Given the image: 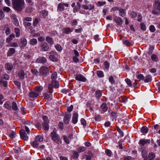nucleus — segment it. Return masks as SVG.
Segmentation results:
<instances>
[{"label": "nucleus", "mask_w": 160, "mask_h": 160, "mask_svg": "<svg viewBox=\"0 0 160 160\" xmlns=\"http://www.w3.org/2000/svg\"><path fill=\"white\" fill-rule=\"evenodd\" d=\"M117 113L112 112L111 113V117L114 119L116 118L117 116Z\"/></svg>", "instance_id": "50"}, {"label": "nucleus", "mask_w": 160, "mask_h": 160, "mask_svg": "<svg viewBox=\"0 0 160 160\" xmlns=\"http://www.w3.org/2000/svg\"><path fill=\"white\" fill-rule=\"evenodd\" d=\"M55 48L56 50L59 52L62 51V47L59 44H57L55 45Z\"/></svg>", "instance_id": "33"}, {"label": "nucleus", "mask_w": 160, "mask_h": 160, "mask_svg": "<svg viewBox=\"0 0 160 160\" xmlns=\"http://www.w3.org/2000/svg\"><path fill=\"white\" fill-rule=\"evenodd\" d=\"M46 40L50 45H52L53 44V41L52 39L50 37L48 36L46 37Z\"/></svg>", "instance_id": "29"}, {"label": "nucleus", "mask_w": 160, "mask_h": 160, "mask_svg": "<svg viewBox=\"0 0 160 160\" xmlns=\"http://www.w3.org/2000/svg\"><path fill=\"white\" fill-rule=\"evenodd\" d=\"M152 80V78L151 76L150 75H147L145 77V79L144 80V82H148L151 81Z\"/></svg>", "instance_id": "16"}, {"label": "nucleus", "mask_w": 160, "mask_h": 160, "mask_svg": "<svg viewBox=\"0 0 160 160\" xmlns=\"http://www.w3.org/2000/svg\"><path fill=\"white\" fill-rule=\"evenodd\" d=\"M63 139L64 140L65 142L66 143H67V144L69 143V139H68V138L66 136H63Z\"/></svg>", "instance_id": "53"}, {"label": "nucleus", "mask_w": 160, "mask_h": 160, "mask_svg": "<svg viewBox=\"0 0 160 160\" xmlns=\"http://www.w3.org/2000/svg\"><path fill=\"white\" fill-rule=\"evenodd\" d=\"M42 119H43V120L44 121V122H49V121L48 120V118L46 116H44L42 117Z\"/></svg>", "instance_id": "63"}, {"label": "nucleus", "mask_w": 160, "mask_h": 160, "mask_svg": "<svg viewBox=\"0 0 160 160\" xmlns=\"http://www.w3.org/2000/svg\"><path fill=\"white\" fill-rule=\"evenodd\" d=\"M123 43L125 45L127 46H129L131 44L130 42L127 40H125L123 41Z\"/></svg>", "instance_id": "56"}, {"label": "nucleus", "mask_w": 160, "mask_h": 160, "mask_svg": "<svg viewBox=\"0 0 160 160\" xmlns=\"http://www.w3.org/2000/svg\"><path fill=\"white\" fill-rule=\"evenodd\" d=\"M29 95L31 98H34L37 97L39 96V94L35 92H32L29 93Z\"/></svg>", "instance_id": "17"}, {"label": "nucleus", "mask_w": 160, "mask_h": 160, "mask_svg": "<svg viewBox=\"0 0 160 160\" xmlns=\"http://www.w3.org/2000/svg\"><path fill=\"white\" fill-rule=\"evenodd\" d=\"M5 67L6 69L8 70H11L13 67L12 66L9 64L7 63L5 65Z\"/></svg>", "instance_id": "31"}, {"label": "nucleus", "mask_w": 160, "mask_h": 160, "mask_svg": "<svg viewBox=\"0 0 160 160\" xmlns=\"http://www.w3.org/2000/svg\"><path fill=\"white\" fill-rule=\"evenodd\" d=\"M52 84V87L54 88H57L59 87L58 82L57 81L53 80Z\"/></svg>", "instance_id": "19"}, {"label": "nucleus", "mask_w": 160, "mask_h": 160, "mask_svg": "<svg viewBox=\"0 0 160 160\" xmlns=\"http://www.w3.org/2000/svg\"><path fill=\"white\" fill-rule=\"evenodd\" d=\"M138 143L140 145V146H141L143 147V146L146 143V140L144 139H141L140 140Z\"/></svg>", "instance_id": "34"}, {"label": "nucleus", "mask_w": 160, "mask_h": 160, "mask_svg": "<svg viewBox=\"0 0 160 160\" xmlns=\"http://www.w3.org/2000/svg\"><path fill=\"white\" fill-rule=\"evenodd\" d=\"M38 142L37 140H34L32 144V145L33 147L35 148H37L38 147Z\"/></svg>", "instance_id": "41"}, {"label": "nucleus", "mask_w": 160, "mask_h": 160, "mask_svg": "<svg viewBox=\"0 0 160 160\" xmlns=\"http://www.w3.org/2000/svg\"><path fill=\"white\" fill-rule=\"evenodd\" d=\"M101 116L100 115H96L95 116V118L96 121H99L101 120Z\"/></svg>", "instance_id": "52"}, {"label": "nucleus", "mask_w": 160, "mask_h": 160, "mask_svg": "<svg viewBox=\"0 0 160 160\" xmlns=\"http://www.w3.org/2000/svg\"><path fill=\"white\" fill-rule=\"evenodd\" d=\"M41 47L43 51H46L49 48V46L46 43H43L41 45Z\"/></svg>", "instance_id": "8"}, {"label": "nucleus", "mask_w": 160, "mask_h": 160, "mask_svg": "<svg viewBox=\"0 0 160 160\" xmlns=\"http://www.w3.org/2000/svg\"><path fill=\"white\" fill-rule=\"evenodd\" d=\"M148 157L149 160H151L155 157V155L154 153L151 152L149 153Z\"/></svg>", "instance_id": "37"}, {"label": "nucleus", "mask_w": 160, "mask_h": 160, "mask_svg": "<svg viewBox=\"0 0 160 160\" xmlns=\"http://www.w3.org/2000/svg\"><path fill=\"white\" fill-rule=\"evenodd\" d=\"M3 10L4 11L8 12L10 10V9L8 7H4L3 8Z\"/></svg>", "instance_id": "64"}, {"label": "nucleus", "mask_w": 160, "mask_h": 160, "mask_svg": "<svg viewBox=\"0 0 160 160\" xmlns=\"http://www.w3.org/2000/svg\"><path fill=\"white\" fill-rule=\"evenodd\" d=\"M4 17V14L2 10H0V19H2Z\"/></svg>", "instance_id": "54"}, {"label": "nucleus", "mask_w": 160, "mask_h": 160, "mask_svg": "<svg viewBox=\"0 0 160 160\" xmlns=\"http://www.w3.org/2000/svg\"><path fill=\"white\" fill-rule=\"evenodd\" d=\"M141 130L142 133H147L148 132V130L147 127L144 126L142 128Z\"/></svg>", "instance_id": "30"}, {"label": "nucleus", "mask_w": 160, "mask_h": 160, "mask_svg": "<svg viewBox=\"0 0 160 160\" xmlns=\"http://www.w3.org/2000/svg\"><path fill=\"white\" fill-rule=\"evenodd\" d=\"M0 83L3 84V86L5 87H7V82L3 80L2 78H0Z\"/></svg>", "instance_id": "18"}, {"label": "nucleus", "mask_w": 160, "mask_h": 160, "mask_svg": "<svg viewBox=\"0 0 160 160\" xmlns=\"http://www.w3.org/2000/svg\"><path fill=\"white\" fill-rule=\"evenodd\" d=\"M14 83L17 86V88H18V89H20V86H21L20 83V82H18V81H15L14 82Z\"/></svg>", "instance_id": "47"}, {"label": "nucleus", "mask_w": 160, "mask_h": 160, "mask_svg": "<svg viewBox=\"0 0 160 160\" xmlns=\"http://www.w3.org/2000/svg\"><path fill=\"white\" fill-rule=\"evenodd\" d=\"M15 52V49L13 48H9L8 53L7 55L10 56L12 55Z\"/></svg>", "instance_id": "14"}, {"label": "nucleus", "mask_w": 160, "mask_h": 160, "mask_svg": "<svg viewBox=\"0 0 160 160\" xmlns=\"http://www.w3.org/2000/svg\"><path fill=\"white\" fill-rule=\"evenodd\" d=\"M114 21L118 25L121 24L123 22L121 18L116 16L114 18Z\"/></svg>", "instance_id": "11"}, {"label": "nucleus", "mask_w": 160, "mask_h": 160, "mask_svg": "<svg viewBox=\"0 0 160 160\" xmlns=\"http://www.w3.org/2000/svg\"><path fill=\"white\" fill-rule=\"evenodd\" d=\"M47 61L46 58L44 57H42L38 58L36 60V62L39 63H44Z\"/></svg>", "instance_id": "12"}, {"label": "nucleus", "mask_w": 160, "mask_h": 160, "mask_svg": "<svg viewBox=\"0 0 160 160\" xmlns=\"http://www.w3.org/2000/svg\"><path fill=\"white\" fill-rule=\"evenodd\" d=\"M75 79L78 81L82 82H85L86 81V79L85 77L81 74L77 75L75 78Z\"/></svg>", "instance_id": "6"}, {"label": "nucleus", "mask_w": 160, "mask_h": 160, "mask_svg": "<svg viewBox=\"0 0 160 160\" xmlns=\"http://www.w3.org/2000/svg\"><path fill=\"white\" fill-rule=\"evenodd\" d=\"M125 81L129 87H131L132 86L131 82L129 79L128 78H126L125 79Z\"/></svg>", "instance_id": "43"}, {"label": "nucleus", "mask_w": 160, "mask_h": 160, "mask_svg": "<svg viewBox=\"0 0 160 160\" xmlns=\"http://www.w3.org/2000/svg\"><path fill=\"white\" fill-rule=\"evenodd\" d=\"M43 88L42 86H38L35 87L34 90L38 92H40L43 90Z\"/></svg>", "instance_id": "26"}, {"label": "nucleus", "mask_w": 160, "mask_h": 160, "mask_svg": "<svg viewBox=\"0 0 160 160\" xmlns=\"http://www.w3.org/2000/svg\"><path fill=\"white\" fill-rule=\"evenodd\" d=\"M57 75L56 72H54L52 75L51 78L52 79H55L57 78Z\"/></svg>", "instance_id": "45"}, {"label": "nucleus", "mask_w": 160, "mask_h": 160, "mask_svg": "<svg viewBox=\"0 0 160 160\" xmlns=\"http://www.w3.org/2000/svg\"><path fill=\"white\" fill-rule=\"evenodd\" d=\"M137 78L138 79H140L142 80H143L144 79V77L142 74H139L137 75Z\"/></svg>", "instance_id": "46"}, {"label": "nucleus", "mask_w": 160, "mask_h": 160, "mask_svg": "<svg viewBox=\"0 0 160 160\" xmlns=\"http://www.w3.org/2000/svg\"><path fill=\"white\" fill-rule=\"evenodd\" d=\"M50 59L53 62H57L58 59L56 58L54 55H51L49 57Z\"/></svg>", "instance_id": "24"}, {"label": "nucleus", "mask_w": 160, "mask_h": 160, "mask_svg": "<svg viewBox=\"0 0 160 160\" xmlns=\"http://www.w3.org/2000/svg\"><path fill=\"white\" fill-rule=\"evenodd\" d=\"M49 70L48 68L46 67H41L39 70V72L40 75H46L48 72Z\"/></svg>", "instance_id": "2"}, {"label": "nucleus", "mask_w": 160, "mask_h": 160, "mask_svg": "<svg viewBox=\"0 0 160 160\" xmlns=\"http://www.w3.org/2000/svg\"><path fill=\"white\" fill-rule=\"evenodd\" d=\"M12 108L14 110H16L18 108L16 103L15 102H13L12 103Z\"/></svg>", "instance_id": "36"}, {"label": "nucleus", "mask_w": 160, "mask_h": 160, "mask_svg": "<svg viewBox=\"0 0 160 160\" xmlns=\"http://www.w3.org/2000/svg\"><path fill=\"white\" fill-rule=\"evenodd\" d=\"M35 140L38 142H41L43 141V138L41 136L38 135L35 138Z\"/></svg>", "instance_id": "27"}, {"label": "nucleus", "mask_w": 160, "mask_h": 160, "mask_svg": "<svg viewBox=\"0 0 160 160\" xmlns=\"http://www.w3.org/2000/svg\"><path fill=\"white\" fill-rule=\"evenodd\" d=\"M51 136L52 140L55 142H58L60 139L58 135L54 131L51 133Z\"/></svg>", "instance_id": "4"}, {"label": "nucleus", "mask_w": 160, "mask_h": 160, "mask_svg": "<svg viewBox=\"0 0 160 160\" xmlns=\"http://www.w3.org/2000/svg\"><path fill=\"white\" fill-rule=\"evenodd\" d=\"M106 69H108L109 67V64L108 61H105L104 62Z\"/></svg>", "instance_id": "55"}, {"label": "nucleus", "mask_w": 160, "mask_h": 160, "mask_svg": "<svg viewBox=\"0 0 160 160\" xmlns=\"http://www.w3.org/2000/svg\"><path fill=\"white\" fill-rule=\"evenodd\" d=\"M1 30H9V28L8 27V25H5L4 26L1 27Z\"/></svg>", "instance_id": "51"}, {"label": "nucleus", "mask_w": 160, "mask_h": 160, "mask_svg": "<svg viewBox=\"0 0 160 160\" xmlns=\"http://www.w3.org/2000/svg\"><path fill=\"white\" fill-rule=\"evenodd\" d=\"M15 134L16 133L15 132H12L10 134L9 136L11 138H14L15 135Z\"/></svg>", "instance_id": "60"}, {"label": "nucleus", "mask_w": 160, "mask_h": 160, "mask_svg": "<svg viewBox=\"0 0 160 160\" xmlns=\"http://www.w3.org/2000/svg\"><path fill=\"white\" fill-rule=\"evenodd\" d=\"M97 75L100 78H102L104 76L103 73L101 71H98L97 72Z\"/></svg>", "instance_id": "28"}, {"label": "nucleus", "mask_w": 160, "mask_h": 160, "mask_svg": "<svg viewBox=\"0 0 160 160\" xmlns=\"http://www.w3.org/2000/svg\"><path fill=\"white\" fill-rule=\"evenodd\" d=\"M19 134L21 138L24 140H27L28 139V137L27 134L25 133L24 130H21L19 131Z\"/></svg>", "instance_id": "5"}, {"label": "nucleus", "mask_w": 160, "mask_h": 160, "mask_svg": "<svg viewBox=\"0 0 160 160\" xmlns=\"http://www.w3.org/2000/svg\"><path fill=\"white\" fill-rule=\"evenodd\" d=\"M138 150L140 151H141L142 155L143 158L147 157L148 152L145 147L140 146Z\"/></svg>", "instance_id": "3"}, {"label": "nucleus", "mask_w": 160, "mask_h": 160, "mask_svg": "<svg viewBox=\"0 0 160 160\" xmlns=\"http://www.w3.org/2000/svg\"><path fill=\"white\" fill-rule=\"evenodd\" d=\"M19 77L21 79H23L24 78L25 73L23 70H21L18 73Z\"/></svg>", "instance_id": "23"}, {"label": "nucleus", "mask_w": 160, "mask_h": 160, "mask_svg": "<svg viewBox=\"0 0 160 160\" xmlns=\"http://www.w3.org/2000/svg\"><path fill=\"white\" fill-rule=\"evenodd\" d=\"M41 17L44 18L47 16L48 15V12L46 10H44L41 11L40 12Z\"/></svg>", "instance_id": "21"}, {"label": "nucleus", "mask_w": 160, "mask_h": 160, "mask_svg": "<svg viewBox=\"0 0 160 160\" xmlns=\"http://www.w3.org/2000/svg\"><path fill=\"white\" fill-rule=\"evenodd\" d=\"M154 48L153 46H151L148 49V54L149 55H151L152 54V51L154 50Z\"/></svg>", "instance_id": "38"}, {"label": "nucleus", "mask_w": 160, "mask_h": 160, "mask_svg": "<svg viewBox=\"0 0 160 160\" xmlns=\"http://www.w3.org/2000/svg\"><path fill=\"white\" fill-rule=\"evenodd\" d=\"M52 84H49L48 86V88L49 90V93H52V91L51 90L52 87Z\"/></svg>", "instance_id": "61"}, {"label": "nucleus", "mask_w": 160, "mask_h": 160, "mask_svg": "<svg viewBox=\"0 0 160 160\" xmlns=\"http://www.w3.org/2000/svg\"><path fill=\"white\" fill-rule=\"evenodd\" d=\"M81 124L83 126H85L86 125V122L84 119L82 118L81 120Z\"/></svg>", "instance_id": "58"}, {"label": "nucleus", "mask_w": 160, "mask_h": 160, "mask_svg": "<svg viewBox=\"0 0 160 160\" xmlns=\"http://www.w3.org/2000/svg\"><path fill=\"white\" fill-rule=\"evenodd\" d=\"M101 109L103 111L105 112L107 111L108 108V107L107 104L105 103H103L101 106Z\"/></svg>", "instance_id": "20"}, {"label": "nucleus", "mask_w": 160, "mask_h": 160, "mask_svg": "<svg viewBox=\"0 0 160 160\" xmlns=\"http://www.w3.org/2000/svg\"><path fill=\"white\" fill-rule=\"evenodd\" d=\"M27 44V41L26 39L22 38L21 39L20 46L21 47H25Z\"/></svg>", "instance_id": "15"}, {"label": "nucleus", "mask_w": 160, "mask_h": 160, "mask_svg": "<svg viewBox=\"0 0 160 160\" xmlns=\"http://www.w3.org/2000/svg\"><path fill=\"white\" fill-rule=\"evenodd\" d=\"M31 72L32 74L35 75H36L38 73V71L36 69H32Z\"/></svg>", "instance_id": "62"}, {"label": "nucleus", "mask_w": 160, "mask_h": 160, "mask_svg": "<svg viewBox=\"0 0 160 160\" xmlns=\"http://www.w3.org/2000/svg\"><path fill=\"white\" fill-rule=\"evenodd\" d=\"M78 114L75 112L73 114L72 118V123L74 124H76L78 122Z\"/></svg>", "instance_id": "9"}, {"label": "nucleus", "mask_w": 160, "mask_h": 160, "mask_svg": "<svg viewBox=\"0 0 160 160\" xmlns=\"http://www.w3.org/2000/svg\"><path fill=\"white\" fill-rule=\"evenodd\" d=\"M4 107L8 110H10L11 108L10 102L9 101H6L4 104Z\"/></svg>", "instance_id": "13"}, {"label": "nucleus", "mask_w": 160, "mask_h": 160, "mask_svg": "<svg viewBox=\"0 0 160 160\" xmlns=\"http://www.w3.org/2000/svg\"><path fill=\"white\" fill-rule=\"evenodd\" d=\"M38 22L39 21L38 19L37 18H35L33 22V25L34 26H36Z\"/></svg>", "instance_id": "57"}, {"label": "nucleus", "mask_w": 160, "mask_h": 160, "mask_svg": "<svg viewBox=\"0 0 160 160\" xmlns=\"http://www.w3.org/2000/svg\"><path fill=\"white\" fill-rule=\"evenodd\" d=\"M109 82L111 83V84H115V81L112 76H111L109 78Z\"/></svg>", "instance_id": "39"}, {"label": "nucleus", "mask_w": 160, "mask_h": 160, "mask_svg": "<svg viewBox=\"0 0 160 160\" xmlns=\"http://www.w3.org/2000/svg\"><path fill=\"white\" fill-rule=\"evenodd\" d=\"M58 8L60 11H62L64 9V7L62 4L59 3L58 5Z\"/></svg>", "instance_id": "35"}, {"label": "nucleus", "mask_w": 160, "mask_h": 160, "mask_svg": "<svg viewBox=\"0 0 160 160\" xmlns=\"http://www.w3.org/2000/svg\"><path fill=\"white\" fill-rule=\"evenodd\" d=\"M49 122H47L43 123V128L45 130L48 131L49 129Z\"/></svg>", "instance_id": "25"}, {"label": "nucleus", "mask_w": 160, "mask_h": 160, "mask_svg": "<svg viewBox=\"0 0 160 160\" xmlns=\"http://www.w3.org/2000/svg\"><path fill=\"white\" fill-rule=\"evenodd\" d=\"M154 5V7L158 11H160V1L159 0H155Z\"/></svg>", "instance_id": "10"}, {"label": "nucleus", "mask_w": 160, "mask_h": 160, "mask_svg": "<svg viewBox=\"0 0 160 160\" xmlns=\"http://www.w3.org/2000/svg\"><path fill=\"white\" fill-rule=\"evenodd\" d=\"M86 149L85 147H82L79 148L78 149V152H81L85 151Z\"/></svg>", "instance_id": "44"}, {"label": "nucleus", "mask_w": 160, "mask_h": 160, "mask_svg": "<svg viewBox=\"0 0 160 160\" xmlns=\"http://www.w3.org/2000/svg\"><path fill=\"white\" fill-rule=\"evenodd\" d=\"M105 152L107 155L109 157H111L112 155V152L109 149H107L105 150Z\"/></svg>", "instance_id": "49"}, {"label": "nucleus", "mask_w": 160, "mask_h": 160, "mask_svg": "<svg viewBox=\"0 0 160 160\" xmlns=\"http://www.w3.org/2000/svg\"><path fill=\"white\" fill-rule=\"evenodd\" d=\"M2 78L3 79H4L6 80H8L9 78V76L7 74H4L2 75Z\"/></svg>", "instance_id": "48"}, {"label": "nucleus", "mask_w": 160, "mask_h": 160, "mask_svg": "<svg viewBox=\"0 0 160 160\" xmlns=\"http://www.w3.org/2000/svg\"><path fill=\"white\" fill-rule=\"evenodd\" d=\"M71 118V114L68 113H67L64 117V122L66 124H68Z\"/></svg>", "instance_id": "7"}, {"label": "nucleus", "mask_w": 160, "mask_h": 160, "mask_svg": "<svg viewBox=\"0 0 160 160\" xmlns=\"http://www.w3.org/2000/svg\"><path fill=\"white\" fill-rule=\"evenodd\" d=\"M117 130L120 135L122 137H123L124 136V134L122 131L121 129L119 128H118L117 129Z\"/></svg>", "instance_id": "59"}, {"label": "nucleus", "mask_w": 160, "mask_h": 160, "mask_svg": "<svg viewBox=\"0 0 160 160\" xmlns=\"http://www.w3.org/2000/svg\"><path fill=\"white\" fill-rule=\"evenodd\" d=\"M13 8L18 12L22 10V7L24 4V0H12Z\"/></svg>", "instance_id": "1"}, {"label": "nucleus", "mask_w": 160, "mask_h": 160, "mask_svg": "<svg viewBox=\"0 0 160 160\" xmlns=\"http://www.w3.org/2000/svg\"><path fill=\"white\" fill-rule=\"evenodd\" d=\"M119 14L120 16L123 17L125 14L123 9L120 8L119 10Z\"/></svg>", "instance_id": "42"}, {"label": "nucleus", "mask_w": 160, "mask_h": 160, "mask_svg": "<svg viewBox=\"0 0 160 160\" xmlns=\"http://www.w3.org/2000/svg\"><path fill=\"white\" fill-rule=\"evenodd\" d=\"M96 95L97 97L99 99L100 97L102 96V93L101 91L98 90L96 92Z\"/></svg>", "instance_id": "40"}, {"label": "nucleus", "mask_w": 160, "mask_h": 160, "mask_svg": "<svg viewBox=\"0 0 160 160\" xmlns=\"http://www.w3.org/2000/svg\"><path fill=\"white\" fill-rule=\"evenodd\" d=\"M37 43V41L36 39H32L30 40V43L32 45L36 44Z\"/></svg>", "instance_id": "32"}, {"label": "nucleus", "mask_w": 160, "mask_h": 160, "mask_svg": "<svg viewBox=\"0 0 160 160\" xmlns=\"http://www.w3.org/2000/svg\"><path fill=\"white\" fill-rule=\"evenodd\" d=\"M152 60L155 62H157L158 61V58L157 56L155 54H152L151 56Z\"/></svg>", "instance_id": "22"}]
</instances>
